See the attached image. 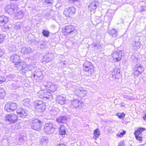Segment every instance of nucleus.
<instances>
[{"instance_id": "f257e3e1", "label": "nucleus", "mask_w": 146, "mask_h": 146, "mask_svg": "<svg viewBox=\"0 0 146 146\" xmlns=\"http://www.w3.org/2000/svg\"><path fill=\"white\" fill-rule=\"evenodd\" d=\"M5 121L9 123L12 124L16 122L18 120V117L14 113H11L6 115L4 117Z\"/></svg>"}, {"instance_id": "f03ea898", "label": "nucleus", "mask_w": 146, "mask_h": 146, "mask_svg": "<svg viewBox=\"0 0 146 146\" xmlns=\"http://www.w3.org/2000/svg\"><path fill=\"white\" fill-rule=\"evenodd\" d=\"M18 106L16 103L13 102H7L5 104L4 110L7 112L13 111L15 110Z\"/></svg>"}, {"instance_id": "7ed1b4c3", "label": "nucleus", "mask_w": 146, "mask_h": 146, "mask_svg": "<svg viewBox=\"0 0 146 146\" xmlns=\"http://www.w3.org/2000/svg\"><path fill=\"white\" fill-rule=\"evenodd\" d=\"M34 105L40 112H43L45 110L46 106L42 100H35L34 101Z\"/></svg>"}, {"instance_id": "20e7f679", "label": "nucleus", "mask_w": 146, "mask_h": 146, "mask_svg": "<svg viewBox=\"0 0 146 146\" xmlns=\"http://www.w3.org/2000/svg\"><path fill=\"white\" fill-rule=\"evenodd\" d=\"M76 9L74 7H70L66 9L63 12V14L66 17L72 18L75 14Z\"/></svg>"}, {"instance_id": "39448f33", "label": "nucleus", "mask_w": 146, "mask_h": 146, "mask_svg": "<svg viewBox=\"0 0 146 146\" xmlns=\"http://www.w3.org/2000/svg\"><path fill=\"white\" fill-rule=\"evenodd\" d=\"M42 126L41 121L39 119L36 118L33 120L31 123V127L36 131L41 129Z\"/></svg>"}, {"instance_id": "423d86ee", "label": "nucleus", "mask_w": 146, "mask_h": 146, "mask_svg": "<svg viewBox=\"0 0 146 146\" xmlns=\"http://www.w3.org/2000/svg\"><path fill=\"white\" fill-rule=\"evenodd\" d=\"M75 29L74 27L71 25L66 26L62 28V32L64 35L68 34L73 32Z\"/></svg>"}, {"instance_id": "0eeeda50", "label": "nucleus", "mask_w": 146, "mask_h": 146, "mask_svg": "<svg viewBox=\"0 0 146 146\" xmlns=\"http://www.w3.org/2000/svg\"><path fill=\"white\" fill-rule=\"evenodd\" d=\"M16 113L19 117L22 118H24L28 115L27 110L21 107L18 109L16 111Z\"/></svg>"}, {"instance_id": "6e6552de", "label": "nucleus", "mask_w": 146, "mask_h": 146, "mask_svg": "<svg viewBox=\"0 0 146 146\" xmlns=\"http://www.w3.org/2000/svg\"><path fill=\"white\" fill-rule=\"evenodd\" d=\"M38 93L42 94V97L41 98L44 100H49L52 96L50 93L46 91H39Z\"/></svg>"}, {"instance_id": "1a4fd4ad", "label": "nucleus", "mask_w": 146, "mask_h": 146, "mask_svg": "<svg viewBox=\"0 0 146 146\" xmlns=\"http://www.w3.org/2000/svg\"><path fill=\"white\" fill-rule=\"evenodd\" d=\"M122 56V53L121 51H117L112 54V56L114 61L116 62L121 60Z\"/></svg>"}, {"instance_id": "9d476101", "label": "nucleus", "mask_w": 146, "mask_h": 146, "mask_svg": "<svg viewBox=\"0 0 146 146\" xmlns=\"http://www.w3.org/2000/svg\"><path fill=\"white\" fill-rule=\"evenodd\" d=\"M139 40V36H136L135 37L131 44L132 48L133 49L135 50L140 47V44Z\"/></svg>"}, {"instance_id": "9b49d317", "label": "nucleus", "mask_w": 146, "mask_h": 146, "mask_svg": "<svg viewBox=\"0 0 146 146\" xmlns=\"http://www.w3.org/2000/svg\"><path fill=\"white\" fill-rule=\"evenodd\" d=\"M9 21L8 17L4 15L0 16V26L2 27L6 25Z\"/></svg>"}, {"instance_id": "f8f14e48", "label": "nucleus", "mask_w": 146, "mask_h": 146, "mask_svg": "<svg viewBox=\"0 0 146 146\" xmlns=\"http://www.w3.org/2000/svg\"><path fill=\"white\" fill-rule=\"evenodd\" d=\"M54 128L53 125L51 123H46L44 126V130L46 132H51Z\"/></svg>"}, {"instance_id": "ddd939ff", "label": "nucleus", "mask_w": 146, "mask_h": 146, "mask_svg": "<svg viewBox=\"0 0 146 146\" xmlns=\"http://www.w3.org/2000/svg\"><path fill=\"white\" fill-rule=\"evenodd\" d=\"M143 130L144 129L143 128H141L134 132L135 138L137 140L141 141H142V137L139 135H141Z\"/></svg>"}, {"instance_id": "4468645a", "label": "nucleus", "mask_w": 146, "mask_h": 146, "mask_svg": "<svg viewBox=\"0 0 146 146\" xmlns=\"http://www.w3.org/2000/svg\"><path fill=\"white\" fill-rule=\"evenodd\" d=\"M67 118L65 115L60 116L57 118L56 121L58 123H64L67 121Z\"/></svg>"}, {"instance_id": "2eb2a0df", "label": "nucleus", "mask_w": 146, "mask_h": 146, "mask_svg": "<svg viewBox=\"0 0 146 146\" xmlns=\"http://www.w3.org/2000/svg\"><path fill=\"white\" fill-rule=\"evenodd\" d=\"M66 127L63 125H60L59 129V133L60 135L63 136L66 134Z\"/></svg>"}, {"instance_id": "dca6fc26", "label": "nucleus", "mask_w": 146, "mask_h": 146, "mask_svg": "<svg viewBox=\"0 0 146 146\" xmlns=\"http://www.w3.org/2000/svg\"><path fill=\"white\" fill-rule=\"evenodd\" d=\"M120 70L119 69H115L112 72L113 78H118L120 75Z\"/></svg>"}, {"instance_id": "f3484780", "label": "nucleus", "mask_w": 146, "mask_h": 146, "mask_svg": "<svg viewBox=\"0 0 146 146\" xmlns=\"http://www.w3.org/2000/svg\"><path fill=\"white\" fill-rule=\"evenodd\" d=\"M133 75H134V78H135L138 77L139 75L141 74V72L137 69V67H135L133 68Z\"/></svg>"}, {"instance_id": "a211bd4d", "label": "nucleus", "mask_w": 146, "mask_h": 146, "mask_svg": "<svg viewBox=\"0 0 146 146\" xmlns=\"http://www.w3.org/2000/svg\"><path fill=\"white\" fill-rule=\"evenodd\" d=\"M100 132L99 129H96L94 131L93 138L95 139H96L100 135Z\"/></svg>"}, {"instance_id": "6ab92c4d", "label": "nucleus", "mask_w": 146, "mask_h": 146, "mask_svg": "<svg viewBox=\"0 0 146 146\" xmlns=\"http://www.w3.org/2000/svg\"><path fill=\"white\" fill-rule=\"evenodd\" d=\"M98 5V0H93L92 1V9L95 10Z\"/></svg>"}, {"instance_id": "aec40b11", "label": "nucleus", "mask_w": 146, "mask_h": 146, "mask_svg": "<svg viewBox=\"0 0 146 146\" xmlns=\"http://www.w3.org/2000/svg\"><path fill=\"white\" fill-rule=\"evenodd\" d=\"M6 95L5 90L3 88H0V98L3 99Z\"/></svg>"}, {"instance_id": "412c9836", "label": "nucleus", "mask_w": 146, "mask_h": 146, "mask_svg": "<svg viewBox=\"0 0 146 146\" xmlns=\"http://www.w3.org/2000/svg\"><path fill=\"white\" fill-rule=\"evenodd\" d=\"M116 115L120 119H123L125 116V114L123 112H118L116 114Z\"/></svg>"}, {"instance_id": "4be33fe9", "label": "nucleus", "mask_w": 146, "mask_h": 146, "mask_svg": "<svg viewBox=\"0 0 146 146\" xmlns=\"http://www.w3.org/2000/svg\"><path fill=\"white\" fill-rule=\"evenodd\" d=\"M109 33L113 37H116V36L117 32L115 29H112L111 30Z\"/></svg>"}, {"instance_id": "5701e85b", "label": "nucleus", "mask_w": 146, "mask_h": 146, "mask_svg": "<svg viewBox=\"0 0 146 146\" xmlns=\"http://www.w3.org/2000/svg\"><path fill=\"white\" fill-rule=\"evenodd\" d=\"M135 67H137V69L139 71H140L142 73L144 70V69L143 67L140 65L137 64Z\"/></svg>"}, {"instance_id": "b1692460", "label": "nucleus", "mask_w": 146, "mask_h": 146, "mask_svg": "<svg viewBox=\"0 0 146 146\" xmlns=\"http://www.w3.org/2000/svg\"><path fill=\"white\" fill-rule=\"evenodd\" d=\"M42 33L44 36L47 37L49 36L50 32L47 30H44L42 31Z\"/></svg>"}, {"instance_id": "393cba45", "label": "nucleus", "mask_w": 146, "mask_h": 146, "mask_svg": "<svg viewBox=\"0 0 146 146\" xmlns=\"http://www.w3.org/2000/svg\"><path fill=\"white\" fill-rule=\"evenodd\" d=\"M139 11L140 12L146 11V5L141 6L139 8Z\"/></svg>"}, {"instance_id": "a878e982", "label": "nucleus", "mask_w": 146, "mask_h": 146, "mask_svg": "<svg viewBox=\"0 0 146 146\" xmlns=\"http://www.w3.org/2000/svg\"><path fill=\"white\" fill-rule=\"evenodd\" d=\"M126 133V131L123 130L122 131V132H119L117 134V136L118 137H122L123 136V135L125 134Z\"/></svg>"}, {"instance_id": "bb28decb", "label": "nucleus", "mask_w": 146, "mask_h": 146, "mask_svg": "<svg viewBox=\"0 0 146 146\" xmlns=\"http://www.w3.org/2000/svg\"><path fill=\"white\" fill-rule=\"evenodd\" d=\"M50 90L51 92H54L56 90V86L53 85H51L50 86Z\"/></svg>"}, {"instance_id": "cd10ccee", "label": "nucleus", "mask_w": 146, "mask_h": 146, "mask_svg": "<svg viewBox=\"0 0 146 146\" xmlns=\"http://www.w3.org/2000/svg\"><path fill=\"white\" fill-rule=\"evenodd\" d=\"M6 78L4 77L0 76V84L5 82L6 81Z\"/></svg>"}, {"instance_id": "c85d7f7f", "label": "nucleus", "mask_w": 146, "mask_h": 146, "mask_svg": "<svg viewBox=\"0 0 146 146\" xmlns=\"http://www.w3.org/2000/svg\"><path fill=\"white\" fill-rule=\"evenodd\" d=\"M5 36L0 33V43L3 42L4 40Z\"/></svg>"}, {"instance_id": "c756f323", "label": "nucleus", "mask_w": 146, "mask_h": 146, "mask_svg": "<svg viewBox=\"0 0 146 146\" xmlns=\"http://www.w3.org/2000/svg\"><path fill=\"white\" fill-rule=\"evenodd\" d=\"M124 98L126 100H132L133 99V98L131 96L127 95L124 96Z\"/></svg>"}, {"instance_id": "7c9ffc66", "label": "nucleus", "mask_w": 146, "mask_h": 146, "mask_svg": "<svg viewBox=\"0 0 146 146\" xmlns=\"http://www.w3.org/2000/svg\"><path fill=\"white\" fill-rule=\"evenodd\" d=\"M109 17V21L111 20L112 19V16L111 15L110 13L109 12V11H108L106 14V17Z\"/></svg>"}, {"instance_id": "2f4dec72", "label": "nucleus", "mask_w": 146, "mask_h": 146, "mask_svg": "<svg viewBox=\"0 0 146 146\" xmlns=\"http://www.w3.org/2000/svg\"><path fill=\"white\" fill-rule=\"evenodd\" d=\"M53 2V0H45V3L47 4H52Z\"/></svg>"}, {"instance_id": "473e14b6", "label": "nucleus", "mask_w": 146, "mask_h": 146, "mask_svg": "<svg viewBox=\"0 0 146 146\" xmlns=\"http://www.w3.org/2000/svg\"><path fill=\"white\" fill-rule=\"evenodd\" d=\"M65 100L60 99L59 100V103L61 105H63L65 103Z\"/></svg>"}, {"instance_id": "72a5a7b5", "label": "nucleus", "mask_w": 146, "mask_h": 146, "mask_svg": "<svg viewBox=\"0 0 146 146\" xmlns=\"http://www.w3.org/2000/svg\"><path fill=\"white\" fill-rule=\"evenodd\" d=\"M131 59L133 60L134 62H136L137 61V58H135V57L134 56H132L131 57Z\"/></svg>"}, {"instance_id": "f704fd0d", "label": "nucleus", "mask_w": 146, "mask_h": 146, "mask_svg": "<svg viewBox=\"0 0 146 146\" xmlns=\"http://www.w3.org/2000/svg\"><path fill=\"white\" fill-rule=\"evenodd\" d=\"M118 146H125V145L123 141H121L119 144Z\"/></svg>"}, {"instance_id": "c9c22d12", "label": "nucleus", "mask_w": 146, "mask_h": 146, "mask_svg": "<svg viewBox=\"0 0 146 146\" xmlns=\"http://www.w3.org/2000/svg\"><path fill=\"white\" fill-rule=\"evenodd\" d=\"M69 3H71L78 1V0H68Z\"/></svg>"}, {"instance_id": "e433bc0d", "label": "nucleus", "mask_w": 146, "mask_h": 146, "mask_svg": "<svg viewBox=\"0 0 146 146\" xmlns=\"http://www.w3.org/2000/svg\"><path fill=\"white\" fill-rule=\"evenodd\" d=\"M56 146H66V145L64 143H60L57 145Z\"/></svg>"}, {"instance_id": "4c0bfd02", "label": "nucleus", "mask_w": 146, "mask_h": 146, "mask_svg": "<svg viewBox=\"0 0 146 146\" xmlns=\"http://www.w3.org/2000/svg\"><path fill=\"white\" fill-rule=\"evenodd\" d=\"M143 118L144 120H146V114L143 117Z\"/></svg>"}, {"instance_id": "58836bf2", "label": "nucleus", "mask_w": 146, "mask_h": 146, "mask_svg": "<svg viewBox=\"0 0 146 146\" xmlns=\"http://www.w3.org/2000/svg\"><path fill=\"white\" fill-rule=\"evenodd\" d=\"M20 62H16V63L15 64V65H18V66L19 65V64H20Z\"/></svg>"}, {"instance_id": "ea45409f", "label": "nucleus", "mask_w": 146, "mask_h": 146, "mask_svg": "<svg viewBox=\"0 0 146 146\" xmlns=\"http://www.w3.org/2000/svg\"><path fill=\"white\" fill-rule=\"evenodd\" d=\"M18 56L17 55H15L13 56L14 59L15 60V58H17Z\"/></svg>"}, {"instance_id": "a19ab883", "label": "nucleus", "mask_w": 146, "mask_h": 146, "mask_svg": "<svg viewBox=\"0 0 146 146\" xmlns=\"http://www.w3.org/2000/svg\"><path fill=\"white\" fill-rule=\"evenodd\" d=\"M93 45L94 46V47H97V48H99V46L97 45V44H96V45L94 44Z\"/></svg>"}, {"instance_id": "79ce46f5", "label": "nucleus", "mask_w": 146, "mask_h": 146, "mask_svg": "<svg viewBox=\"0 0 146 146\" xmlns=\"http://www.w3.org/2000/svg\"><path fill=\"white\" fill-rule=\"evenodd\" d=\"M27 103H28V104H29V101L28 100L27 102Z\"/></svg>"}, {"instance_id": "37998d69", "label": "nucleus", "mask_w": 146, "mask_h": 146, "mask_svg": "<svg viewBox=\"0 0 146 146\" xmlns=\"http://www.w3.org/2000/svg\"><path fill=\"white\" fill-rule=\"evenodd\" d=\"M121 106H123V105L122 104V105L121 104Z\"/></svg>"}]
</instances>
